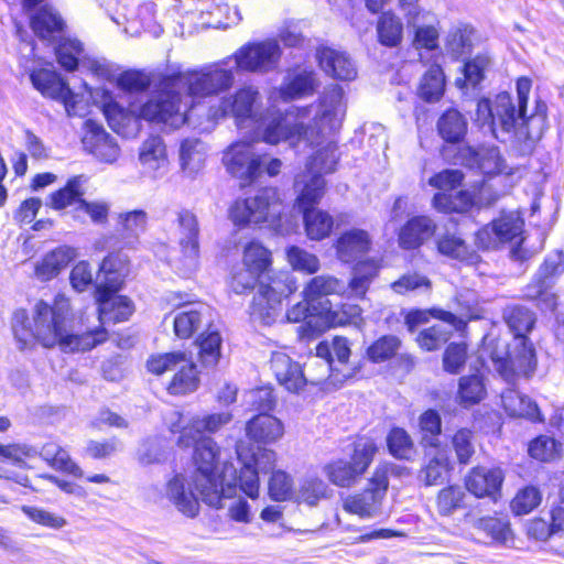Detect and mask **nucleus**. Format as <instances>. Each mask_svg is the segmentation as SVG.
I'll list each match as a JSON object with an SVG mask.
<instances>
[{
  "label": "nucleus",
  "mask_w": 564,
  "mask_h": 564,
  "mask_svg": "<svg viewBox=\"0 0 564 564\" xmlns=\"http://www.w3.org/2000/svg\"><path fill=\"white\" fill-rule=\"evenodd\" d=\"M74 312L70 300L57 293L51 303L37 300L32 310V318L25 308L12 314L11 329L20 350L59 348L66 354L87 352L105 344L109 333L99 325L83 333L72 332Z\"/></svg>",
  "instance_id": "1"
},
{
  "label": "nucleus",
  "mask_w": 564,
  "mask_h": 564,
  "mask_svg": "<svg viewBox=\"0 0 564 564\" xmlns=\"http://www.w3.org/2000/svg\"><path fill=\"white\" fill-rule=\"evenodd\" d=\"M241 264V269L229 274L228 286L236 294H249L256 290L249 313L270 325L280 315L283 302L296 292V280L290 272L273 268L272 250L256 238L243 245Z\"/></svg>",
  "instance_id": "2"
},
{
  "label": "nucleus",
  "mask_w": 564,
  "mask_h": 564,
  "mask_svg": "<svg viewBox=\"0 0 564 564\" xmlns=\"http://www.w3.org/2000/svg\"><path fill=\"white\" fill-rule=\"evenodd\" d=\"M232 419L230 411L193 416L182 426L176 441L180 448L193 449L191 486L206 505L215 509L223 507L224 475L220 470L221 448L210 435L219 432Z\"/></svg>",
  "instance_id": "3"
},
{
  "label": "nucleus",
  "mask_w": 564,
  "mask_h": 564,
  "mask_svg": "<svg viewBox=\"0 0 564 564\" xmlns=\"http://www.w3.org/2000/svg\"><path fill=\"white\" fill-rule=\"evenodd\" d=\"M532 82L522 76L517 79L518 107L511 96L503 91L495 98V115L506 132L519 131L527 139H538L549 128V108L546 102L538 97L531 115H527Z\"/></svg>",
  "instance_id": "4"
},
{
  "label": "nucleus",
  "mask_w": 564,
  "mask_h": 564,
  "mask_svg": "<svg viewBox=\"0 0 564 564\" xmlns=\"http://www.w3.org/2000/svg\"><path fill=\"white\" fill-rule=\"evenodd\" d=\"M285 205L278 188L265 186L254 195L236 198L228 207V218L241 230L249 227L279 230L283 226Z\"/></svg>",
  "instance_id": "5"
},
{
  "label": "nucleus",
  "mask_w": 564,
  "mask_h": 564,
  "mask_svg": "<svg viewBox=\"0 0 564 564\" xmlns=\"http://www.w3.org/2000/svg\"><path fill=\"white\" fill-rule=\"evenodd\" d=\"M378 453L379 445L376 438L356 435L349 444L348 454L330 459L322 470L334 487L351 489L364 479Z\"/></svg>",
  "instance_id": "6"
},
{
  "label": "nucleus",
  "mask_w": 564,
  "mask_h": 564,
  "mask_svg": "<svg viewBox=\"0 0 564 564\" xmlns=\"http://www.w3.org/2000/svg\"><path fill=\"white\" fill-rule=\"evenodd\" d=\"M488 357L497 373L508 383L514 384L519 379H531L538 367L536 349L530 338L519 340L512 348L500 346L499 339L486 344Z\"/></svg>",
  "instance_id": "7"
},
{
  "label": "nucleus",
  "mask_w": 564,
  "mask_h": 564,
  "mask_svg": "<svg viewBox=\"0 0 564 564\" xmlns=\"http://www.w3.org/2000/svg\"><path fill=\"white\" fill-rule=\"evenodd\" d=\"M181 365L173 373L165 390L172 397H184L194 393L200 384V371L185 351L176 350L162 354H152L145 362L147 371L153 376H162Z\"/></svg>",
  "instance_id": "8"
},
{
  "label": "nucleus",
  "mask_w": 564,
  "mask_h": 564,
  "mask_svg": "<svg viewBox=\"0 0 564 564\" xmlns=\"http://www.w3.org/2000/svg\"><path fill=\"white\" fill-rule=\"evenodd\" d=\"M286 110H269L261 120V140L270 145L288 142L292 148L304 142L313 148L319 143L322 129L316 124L292 122Z\"/></svg>",
  "instance_id": "9"
},
{
  "label": "nucleus",
  "mask_w": 564,
  "mask_h": 564,
  "mask_svg": "<svg viewBox=\"0 0 564 564\" xmlns=\"http://www.w3.org/2000/svg\"><path fill=\"white\" fill-rule=\"evenodd\" d=\"M235 82L231 69L215 67L207 70L171 72L162 74V85L167 88L186 87L192 98H205L228 90Z\"/></svg>",
  "instance_id": "10"
},
{
  "label": "nucleus",
  "mask_w": 564,
  "mask_h": 564,
  "mask_svg": "<svg viewBox=\"0 0 564 564\" xmlns=\"http://www.w3.org/2000/svg\"><path fill=\"white\" fill-rule=\"evenodd\" d=\"M158 91L149 97L135 111V122L147 121L170 130H176L184 126L187 116L182 111V96L177 88H167L162 85V76L159 80Z\"/></svg>",
  "instance_id": "11"
},
{
  "label": "nucleus",
  "mask_w": 564,
  "mask_h": 564,
  "mask_svg": "<svg viewBox=\"0 0 564 564\" xmlns=\"http://www.w3.org/2000/svg\"><path fill=\"white\" fill-rule=\"evenodd\" d=\"M564 273V252L546 256L530 282L524 286L523 299L540 311L555 312L558 295L554 291L557 279Z\"/></svg>",
  "instance_id": "12"
},
{
  "label": "nucleus",
  "mask_w": 564,
  "mask_h": 564,
  "mask_svg": "<svg viewBox=\"0 0 564 564\" xmlns=\"http://www.w3.org/2000/svg\"><path fill=\"white\" fill-rule=\"evenodd\" d=\"M465 178L460 170H442L433 174L429 184L438 189L432 199L433 207L443 214H465L475 206L474 195L466 191L460 189L452 193L454 189L462 186Z\"/></svg>",
  "instance_id": "13"
},
{
  "label": "nucleus",
  "mask_w": 564,
  "mask_h": 564,
  "mask_svg": "<svg viewBox=\"0 0 564 564\" xmlns=\"http://www.w3.org/2000/svg\"><path fill=\"white\" fill-rule=\"evenodd\" d=\"M262 108V95L257 86L242 85L232 94L223 97L215 106L209 107L208 118L213 121L232 118L238 128L256 119Z\"/></svg>",
  "instance_id": "14"
},
{
  "label": "nucleus",
  "mask_w": 564,
  "mask_h": 564,
  "mask_svg": "<svg viewBox=\"0 0 564 564\" xmlns=\"http://www.w3.org/2000/svg\"><path fill=\"white\" fill-rule=\"evenodd\" d=\"M236 454L242 463L236 476L237 486L246 496L254 500L260 494L259 469L268 471L274 466L275 452L269 448L253 451L251 445L239 441L236 444Z\"/></svg>",
  "instance_id": "15"
},
{
  "label": "nucleus",
  "mask_w": 564,
  "mask_h": 564,
  "mask_svg": "<svg viewBox=\"0 0 564 564\" xmlns=\"http://www.w3.org/2000/svg\"><path fill=\"white\" fill-rule=\"evenodd\" d=\"M523 234V219L512 213L502 212L475 232L474 242L480 251L498 250L521 238Z\"/></svg>",
  "instance_id": "16"
},
{
  "label": "nucleus",
  "mask_w": 564,
  "mask_h": 564,
  "mask_svg": "<svg viewBox=\"0 0 564 564\" xmlns=\"http://www.w3.org/2000/svg\"><path fill=\"white\" fill-rule=\"evenodd\" d=\"M223 164L227 172L240 182L242 187L252 185L261 174V155L252 153L250 141L232 142L224 152Z\"/></svg>",
  "instance_id": "17"
},
{
  "label": "nucleus",
  "mask_w": 564,
  "mask_h": 564,
  "mask_svg": "<svg viewBox=\"0 0 564 564\" xmlns=\"http://www.w3.org/2000/svg\"><path fill=\"white\" fill-rule=\"evenodd\" d=\"M506 473L500 466L476 465L463 478L465 490L478 500L497 503L502 498Z\"/></svg>",
  "instance_id": "18"
},
{
  "label": "nucleus",
  "mask_w": 564,
  "mask_h": 564,
  "mask_svg": "<svg viewBox=\"0 0 564 564\" xmlns=\"http://www.w3.org/2000/svg\"><path fill=\"white\" fill-rule=\"evenodd\" d=\"M328 151H330L332 154L334 152V150L328 147L324 150H318L312 158L310 166L295 175L294 188L296 191V197L294 204L300 212L316 208L326 193V181L323 174L313 172L312 167L319 166L323 169V163L317 161L324 153L327 154Z\"/></svg>",
  "instance_id": "19"
},
{
  "label": "nucleus",
  "mask_w": 564,
  "mask_h": 564,
  "mask_svg": "<svg viewBox=\"0 0 564 564\" xmlns=\"http://www.w3.org/2000/svg\"><path fill=\"white\" fill-rule=\"evenodd\" d=\"M33 87L44 97L61 102L68 117L76 116L77 95L66 79L48 68H36L30 73Z\"/></svg>",
  "instance_id": "20"
},
{
  "label": "nucleus",
  "mask_w": 564,
  "mask_h": 564,
  "mask_svg": "<svg viewBox=\"0 0 564 564\" xmlns=\"http://www.w3.org/2000/svg\"><path fill=\"white\" fill-rule=\"evenodd\" d=\"M281 52L275 42H248L232 55L238 72L265 73L280 59Z\"/></svg>",
  "instance_id": "21"
},
{
  "label": "nucleus",
  "mask_w": 564,
  "mask_h": 564,
  "mask_svg": "<svg viewBox=\"0 0 564 564\" xmlns=\"http://www.w3.org/2000/svg\"><path fill=\"white\" fill-rule=\"evenodd\" d=\"M334 310L329 301L318 302L311 305V315L308 319L302 324L301 333L307 338H315L330 328L344 326L350 323L351 317L359 314V307L357 305H350L349 313L344 311Z\"/></svg>",
  "instance_id": "22"
},
{
  "label": "nucleus",
  "mask_w": 564,
  "mask_h": 564,
  "mask_svg": "<svg viewBox=\"0 0 564 564\" xmlns=\"http://www.w3.org/2000/svg\"><path fill=\"white\" fill-rule=\"evenodd\" d=\"M269 364L278 383L292 393H299L308 384L319 387L325 381L324 377L305 376L302 366L282 351L272 352Z\"/></svg>",
  "instance_id": "23"
},
{
  "label": "nucleus",
  "mask_w": 564,
  "mask_h": 564,
  "mask_svg": "<svg viewBox=\"0 0 564 564\" xmlns=\"http://www.w3.org/2000/svg\"><path fill=\"white\" fill-rule=\"evenodd\" d=\"M82 142L85 151L102 163H113L120 154L117 142L100 123L93 119H87L84 122Z\"/></svg>",
  "instance_id": "24"
},
{
  "label": "nucleus",
  "mask_w": 564,
  "mask_h": 564,
  "mask_svg": "<svg viewBox=\"0 0 564 564\" xmlns=\"http://www.w3.org/2000/svg\"><path fill=\"white\" fill-rule=\"evenodd\" d=\"M119 292L109 291L102 296L101 290H94V301L97 306V316L100 324H119L128 322L135 312L133 301Z\"/></svg>",
  "instance_id": "25"
},
{
  "label": "nucleus",
  "mask_w": 564,
  "mask_h": 564,
  "mask_svg": "<svg viewBox=\"0 0 564 564\" xmlns=\"http://www.w3.org/2000/svg\"><path fill=\"white\" fill-rule=\"evenodd\" d=\"M101 281L97 283L94 290H101L102 296L109 291L120 292L126 284V278L129 273V259L120 251L108 252L99 264Z\"/></svg>",
  "instance_id": "26"
},
{
  "label": "nucleus",
  "mask_w": 564,
  "mask_h": 564,
  "mask_svg": "<svg viewBox=\"0 0 564 564\" xmlns=\"http://www.w3.org/2000/svg\"><path fill=\"white\" fill-rule=\"evenodd\" d=\"M372 248L370 234L360 228L344 230L334 241L335 254L343 263H352L365 257Z\"/></svg>",
  "instance_id": "27"
},
{
  "label": "nucleus",
  "mask_w": 564,
  "mask_h": 564,
  "mask_svg": "<svg viewBox=\"0 0 564 564\" xmlns=\"http://www.w3.org/2000/svg\"><path fill=\"white\" fill-rule=\"evenodd\" d=\"M315 58L318 67L332 78L350 82L357 76L355 64L346 52L319 45L316 48Z\"/></svg>",
  "instance_id": "28"
},
{
  "label": "nucleus",
  "mask_w": 564,
  "mask_h": 564,
  "mask_svg": "<svg viewBox=\"0 0 564 564\" xmlns=\"http://www.w3.org/2000/svg\"><path fill=\"white\" fill-rule=\"evenodd\" d=\"M436 229L437 225L430 216H412L400 227L398 245L403 250H416L435 235Z\"/></svg>",
  "instance_id": "29"
},
{
  "label": "nucleus",
  "mask_w": 564,
  "mask_h": 564,
  "mask_svg": "<svg viewBox=\"0 0 564 564\" xmlns=\"http://www.w3.org/2000/svg\"><path fill=\"white\" fill-rule=\"evenodd\" d=\"M284 435V425L270 413H257L246 423L247 438L258 448L276 443Z\"/></svg>",
  "instance_id": "30"
},
{
  "label": "nucleus",
  "mask_w": 564,
  "mask_h": 564,
  "mask_svg": "<svg viewBox=\"0 0 564 564\" xmlns=\"http://www.w3.org/2000/svg\"><path fill=\"white\" fill-rule=\"evenodd\" d=\"M501 406L509 417L524 419L532 423L544 422L536 402L516 388H509L501 393Z\"/></svg>",
  "instance_id": "31"
},
{
  "label": "nucleus",
  "mask_w": 564,
  "mask_h": 564,
  "mask_svg": "<svg viewBox=\"0 0 564 564\" xmlns=\"http://www.w3.org/2000/svg\"><path fill=\"white\" fill-rule=\"evenodd\" d=\"M39 455L41 459L54 470L79 479L85 476L83 468L72 458L68 449L55 440L43 443L40 447Z\"/></svg>",
  "instance_id": "32"
},
{
  "label": "nucleus",
  "mask_w": 564,
  "mask_h": 564,
  "mask_svg": "<svg viewBox=\"0 0 564 564\" xmlns=\"http://www.w3.org/2000/svg\"><path fill=\"white\" fill-rule=\"evenodd\" d=\"M76 257V251L69 246H58L46 252L34 267V275L42 282L56 278Z\"/></svg>",
  "instance_id": "33"
},
{
  "label": "nucleus",
  "mask_w": 564,
  "mask_h": 564,
  "mask_svg": "<svg viewBox=\"0 0 564 564\" xmlns=\"http://www.w3.org/2000/svg\"><path fill=\"white\" fill-rule=\"evenodd\" d=\"M468 492L465 486L458 484H447L435 495V509L441 518H449L458 512L469 510Z\"/></svg>",
  "instance_id": "34"
},
{
  "label": "nucleus",
  "mask_w": 564,
  "mask_h": 564,
  "mask_svg": "<svg viewBox=\"0 0 564 564\" xmlns=\"http://www.w3.org/2000/svg\"><path fill=\"white\" fill-rule=\"evenodd\" d=\"M85 182L86 177L83 174L68 177L62 187L48 195L47 206L53 210L61 212L75 205L78 210L85 199Z\"/></svg>",
  "instance_id": "35"
},
{
  "label": "nucleus",
  "mask_w": 564,
  "mask_h": 564,
  "mask_svg": "<svg viewBox=\"0 0 564 564\" xmlns=\"http://www.w3.org/2000/svg\"><path fill=\"white\" fill-rule=\"evenodd\" d=\"M435 245L437 252L446 258L469 265H476L481 262V258L477 251L469 248L466 240L454 232H443L436 239Z\"/></svg>",
  "instance_id": "36"
},
{
  "label": "nucleus",
  "mask_w": 564,
  "mask_h": 564,
  "mask_svg": "<svg viewBox=\"0 0 564 564\" xmlns=\"http://www.w3.org/2000/svg\"><path fill=\"white\" fill-rule=\"evenodd\" d=\"M468 131V121L457 108L445 109L436 121V132L447 144L462 143Z\"/></svg>",
  "instance_id": "37"
},
{
  "label": "nucleus",
  "mask_w": 564,
  "mask_h": 564,
  "mask_svg": "<svg viewBox=\"0 0 564 564\" xmlns=\"http://www.w3.org/2000/svg\"><path fill=\"white\" fill-rule=\"evenodd\" d=\"M33 33L42 41H54L65 30L62 17L52 8L43 6L30 17Z\"/></svg>",
  "instance_id": "38"
},
{
  "label": "nucleus",
  "mask_w": 564,
  "mask_h": 564,
  "mask_svg": "<svg viewBox=\"0 0 564 564\" xmlns=\"http://www.w3.org/2000/svg\"><path fill=\"white\" fill-rule=\"evenodd\" d=\"M446 87V77L441 65L434 63L423 73L417 87L416 96L425 104L438 102Z\"/></svg>",
  "instance_id": "39"
},
{
  "label": "nucleus",
  "mask_w": 564,
  "mask_h": 564,
  "mask_svg": "<svg viewBox=\"0 0 564 564\" xmlns=\"http://www.w3.org/2000/svg\"><path fill=\"white\" fill-rule=\"evenodd\" d=\"M486 397L487 388L481 373H469L458 379L456 401L462 408L469 409L477 405Z\"/></svg>",
  "instance_id": "40"
},
{
  "label": "nucleus",
  "mask_w": 564,
  "mask_h": 564,
  "mask_svg": "<svg viewBox=\"0 0 564 564\" xmlns=\"http://www.w3.org/2000/svg\"><path fill=\"white\" fill-rule=\"evenodd\" d=\"M177 224L184 237L180 240L184 257H199V225L196 215L189 209H182L177 215Z\"/></svg>",
  "instance_id": "41"
},
{
  "label": "nucleus",
  "mask_w": 564,
  "mask_h": 564,
  "mask_svg": "<svg viewBox=\"0 0 564 564\" xmlns=\"http://www.w3.org/2000/svg\"><path fill=\"white\" fill-rule=\"evenodd\" d=\"M386 446L388 453L397 460L411 462L417 453L412 435L402 426L393 425L389 429Z\"/></svg>",
  "instance_id": "42"
},
{
  "label": "nucleus",
  "mask_w": 564,
  "mask_h": 564,
  "mask_svg": "<svg viewBox=\"0 0 564 564\" xmlns=\"http://www.w3.org/2000/svg\"><path fill=\"white\" fill-rule=\"evenodd\" d=\"M443 423L436 409H426L417 417V434L423 448H438Z\"/></svg>",
  "instance_id": "43"
},
{
  "label": "nucleus",
  "mask_w": 564,
  "mask_h": 564,
  "mask_svg": "<svg viewBox=\"0 0 564 564\" xmlns=\"http://www.w3.org/2000/svg\"><path fill=\"white\" fill-rule=\"evenodd\" d=\"M306 237L310 240L321 241L330 236L334 228V218L326 210L311 208L301 212Z\"/></svg>",
  "instance_id": "44"
},
{
  "label": "nucleus",
  "mask_w": 564,
  "mask_h": 564,
  "mask_svg": "<svg viewBox=\"0 0 564 564\" xmlns=\"http://www.w3.org/2000/svg\"><path fill=\"white\" fill-rule=\"evenodd\" d=\"M317 87L316 74L313 69H302L293 74L281 88L285 101L312 96Z\"/></svg>",
  "instance_id": "45"
},
{
  "label": "nucleus",
  "mask_w": 564,
  "mask_h": 564,
  "mask_svg": "<svg viewBox=\"0 0 564 564\" xmlns=\"http://www.w3.org/2000/svg\"><path fill=\"white\" fill-rule=\"evenodd\" d=\"M452 471L453 464L448 455L443 451H438L421 466L420 477L424 486L431 487L443 482L449 477Z\"/></svg>",
  "instance_id": "46"
},
{
  "label": "nucleus",
  "mask_w": 564,
  "mask_h": 564,
  "mask_svg": "<svg viewBox=\"0 0 564 564\" xmlns=\"http://www.w3.org/2000/svg\"><path fill=\"white\" fill-rule=\"evenodd\" d=\"M169 498L173 505L188 518H195L199 512L198 499L192 492H186L182 475H174L166 484Z\"/></svg>",
  "instance_id": "47"
},
{
  "label": "nucleus",
  "mask_w": 564,
  "mask_h": 564,
  "mask_svg": "<svg viewBox=\"0 0 564 564\" xmlns=\"http://www.w3.org/2000/svg\"><path fill=\"white\" fill-rule=\"evenodd\" d=\"M377 40L384 47H398L403 39V24L392 11L381 12L377 20Z\"/></svg>",
  "instance_id": "48"
},
{
  "label": "nucleus",
  "mask_w": 564,
  "mask_h": 564,
  "mask_svg": "<svg viewBox=\"0 0 564 564\" xmlns=\"http://www.w3.org/2000/svg\"><path fill=\"white\" fill-rule=\"evenodd\" d=\"M344 290V283L339 279L322 274L313 276L306 283L303 296L307 302H314L328 295L343 294Z\"/></svg>",
  "instance_id": "49"
},
{
  "label": "nucleus",
  "mask_w": 564,
  "mask_h": 564,
  "mask_svg": "<svg viewBox=\"0 0 564 564\" xmlns=\"http://www.w3.org/2000/svg\"><path fill=\"white\" fill-rule=\"evenodd\" d=\"M474 527L497 543H505L511 533L508 516L501 512L478 518Z\"/></svg>",
  "instance_id": "50"
},
{
  "label": "nucleus",
  "mask_w": 564,
  "mask_h": 564,
  "mask_svg": "<svg viewBox=\"0 0 564 564\" xmlns=\"http://www.w3.org/2000/svg\"><path fill=\"white\" fill-rule=\"evenodd\" d=\"M505 322L513 332L514 339L519 341L529 338L528 334L534 327L535 317L529 308L521 305H512L505 313Z\"/></svg>",
  "instance_id": "51"
},
{
  "label": "nucleus",
  "mask_w": 564,
  "mask_h": 564,
  "mask_svg": "<svg viewBox=\"0 0 564 564\" xmlns=\"http://www.w3.org/2000/svg\"><path fill=\"white\" fill-rule=\"evenodd\" d=\"M402 345L395 335H382L375 339L365 351L367 359L372 364H382L393 359Z\"/></svg>",
  "instance_id": "52"
},
{
  "label": "nucleus",
  "mask_w": 564,
  "mask_h": 564,
  "mask_svg": "<svg viewBox=\"0 0 564 564\" xmlns=\"http://www.w3.org/2000/svg\"><path fill=\"white\" fill-rule=\"evenodd\" d=\"M381 502L371 496L368 491H361L348 495L343 500V509L349 514L358 516L361 519L372 517L380 508Z\"/></svg>",
  "instance_id": "53"
},
{
  "label": "nucleus",
  "mask_w": 564,
  "mask_h": 564,
  "mask_svg": "<svg viewBox=\"0 0 564 564\" xmlns=\"http://www.w3.org/2000/svg\"><path fill=\"white\" fill-rule=\"evenodd\" d=\"M123 443L118 436L91 438L86 442L84 455L91 460H108L119 454Z\"/></svg>",
  "instance_id": "54"
},
{
  "label": "nucleus",
  "mask_w": 564,
  "mask_h": 564,
  "mask_svg": "<svg viewBox=\"0 0 564 564\" xmlns=\"http://www.w3.org/2000/svg\"><path fill=\"white\" fill-rule=\"evenodd\" d=\"M285 259L293 271L306 275L315 274L321 268V262L316 254L295 245L285 248Z\"/></svg>",
  "instance_id": "55"
},
{
  "label": "nucleus",
  "mask_w": 564,
  "mask_h": 564,
  "mask_svg": "<svg viewBox=\"0 0 564 564\" xmlns=\"http://www.w3.org/2000/svg\"><path fill=\"white\" fill-rule=\"evenodd\" d=\"M468 358L469 352L467 343H448L442 355L443 370L448 375H458L465 369Z\"/></svg>",
  "instance_id": "56"
},
{
  "label": "nucleus",
  "mask_w": 564,
  "mask_h": 564,
  "mask_svg": "<svg viewBox=\"0 0 564 564\" xmlns=\"http://www.w3.org/2000/svg\"><path fill=\"white\" fill-rule=\"evenodd\" d=\"M528 453L538 462L549 463L561 457L562 444L552 436L541 434L530 441Z\"/></svg>",
  "instance_id": "57"
},
{
  "label": "nucleus",
  "mask_w": 564,
  "mask_h": 564,
  "mask_svg": "<svg viewBox=\"0 0 564 564\" xmlns=\"http://www.w3.org/2000/svg\"><path fill=\"white\" fill-rule=\"evenodd\" d=\"M221 336L218 330H206L198 335V359L202 365L215 366L220 358Z\"/></svg>",
  "instance_id": "58"
},
{
  "label": "nucleus",
  "mask_w": 564,
  "mask_h": 564,
  "mask_svg": "<svg viewBox=\"0 0 564 564\" xmlns=\"http://www.w3.org/2000/svg\"><path fill=\"white\" fill-rule=\"evenodd\" d=\"M102 113L111 130L122 135L129 133V126L132 121H135V112L122 108L116 101L105 102Z\"/></svg>",
  "instance_id": "59"
},
{
  "label": "nucleus",
  "mask_w": 564,
  "mask_h": 564,
  "mask_svg": "<svg viewBox=\"0 0 564 564\" xmlns=\"http://www.w3.org/2000/svg\"><path fill=\"white\" fill-rule=\"evenodd\" d=\"M83 51V44L77 39L62 37L55 46V56L63 69L74 72L78 67Z\"/></svg>",
  "instance_id": "60"
},
{
  "label": "nucleus",
  "mask_w": 564,
  "mask_h": 564,
  "mask_svg": "<svg viewBox=\"0 0 564 564\" xmlns=\"http://www.w3.org/2000/svg\"><path fill=\"white\" fill-rule=\"evenodd\" d=\"M451 446L455 453L458 465H469L476 453L473 430L468 427L457 429L451 436Z\"/></svg>",
  "instance_id": "61"
},
{
  "label": "nucleus",
  "mask_w": 564,
  "mask_h": 564,
  "mask_svg": "<svg viewBox=\"0 0 564 564\" xmlns=\"http://www.w3.org/2000/svg\"><path fill=\"white\" fill-rule=\"evenodd\" d=\"M148 216L142 209H134L118 215L117 230L122 239L138 238L147 228Z\"/></svg>",
  "instance_id": "62"
},
{
  "label": "nucleus",
  "mask_w": 564,
  "mask_h": 564,
  "mask_svg": "<svg viewBox=\"0 0 564 564\" xmlns=\"http://www.w3.org/2000/svg\"><path fill=\"white\" fill-rule=\"evenodd\" d=\"M328 497V487L318 477L305 478L300 482L296 502L308 507H315L319 501Z\"/></svg>",
  "instance_id": "63"
},
{
  "label": "nucleus",
  "mask_w": 564,
  "mask_h": 564,
  "mask_svg": "<svg viewBox=\"0 0 564 564\" xmlns=\"http://www.w3.org/2000/svg\"><path fill=\"white\" fill-rule=\"evenodd\" d=\"M294 481L284 470H273L268 481V495L276 502L289 501L293 498Z\"/></svg>",
  "instance_id": "64"
}]
</instances>
